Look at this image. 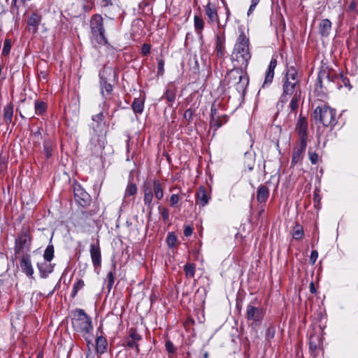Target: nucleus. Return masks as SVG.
Masks as SVG:
<instances>
[{"label": "nucleus", "mask_w": 358, "mask_h": 358, "mask_svg": "<svg viewBox=\"0 0 358 358\" xmlns=\"http://www.w3.org/2000/svg\"><path fill=\"white\" fill-rule=\"evenodd\" d=\"M260 0H252L251 1V5L249 8V10L248 11V15H250V13L255 10L257 5L259 3Z\"/></svg>", "instance_id": "45"}, {"label": "nucleus", "mask_w": 358, "mask_h": 358, "mask_svg": "<svg viewBox=\"0 0 358 358\" xmlns=\"http://www.w3.org/2000/svg\"><path fill=\"white\" fill-rule=\"evenodd\" d=\"M13 115V107L11 104L6 105L3 109V120L6 124L12 122Z\"/></svg>", "instance_id": "25"}, {"label": "nucleus", "mask_w": 358, "mask_h": 358, "mask_svg": "<svg viewBox=\"0 0 358 358\" xmlns=\"http://www.w3.org/2000/svg\"><path fill=\"white\" fill-rule=\"evenodd\" d=\"M116 78V73L115 70L110 67L104 66L102 70L99 72V79L101 85V93L103 94V81H113Z\"/></svg>", "instance_id": "10"}, {"label": "nucleus", "mask_w": 358, "mask_h": 358, "mask_svg": "<svg viewBox=\"0 0 358 358\" xmlns=\"http://www.w3.org/2000/svg\"><path fill=\"white\" fill-rule=\"evenodd\" d=\"M185 274L189 278H193L194 276L195 268L192 264H187L184 266Z\"/></svg>", "instance_id": "33"}, {"label": "nucleus", "mask_w": 358, "mask_h": 358, "mask_svg": "<svg viewBox=\"0 0 358 358\" xmlns=\"http://www.w3.org/2000/svg\"><path fill=\"white\" fill-rule=\"evenodd\" d=\"M159 210L161 213V215L164 220V222H167L169 220V210L166 208H162L161 206H159Z\"/></svg>", "instance_id": "41"}, {"label": "nucleus", "mask_w": 358, "mask_h": 358, "mask_svg": "<svg viewBox=\"0 0 358 358\" xmlns=\"http://www.w3.org/2000/svg\"><path fill=\"white\" fill-rule=\"evenodd\" d=\"M74 196L76 202L82 207H86L91 203V196L80 186L74 187Z\"/></svg>", "instance_id": "7"}, {"label": "nucleus", "mask_w": 358, "mask_h": 358, "mask_svg": "<svg viewBox=\"0 0 358 358\" xmlns=\"http://www.w3.org/2000/svg\"><path fill=\"white\" fill-rule=\"evenodd\" d=\"M227 17H229V10L228 9H227ZM227 19H228V18H227Z\"/></svg>", "instance_id": "57"}, {"label": "nucleus", "mask_w": 358, "mask_h": 358, "mask_svg": "<svg viewBox=\"0 0 358 358\" xmlns=\"http://www.w3.org/2000/svg\"><path fill=\"white\" fill-rule=\"evenodd\" d=\"M107 280H108V288L110 289L114 283V276L113 272H109L107 275Z\"/></svg>", "instance_id": "43"}, {"label": "nucleus", "mask_w": 358, "mask_h": 358, "mask_svg": "<svg viewBox=\"0 0 358 358\" xmlns=\"http://www.w3.org/2000/svg\"><path fill=\"white\" fill-rule=\"evenodd\" d=\"M194 24L196 31L197 34H200L204 26L203 20L199 16L195 15L194 18Z\"/></svg>", "instance_id": "31"}, {"label": "nucleus", "mask_w": 358, "mask_h": 358, "mask_svg": "<svg viewBox=\"0 0 358 358\" xmlns=\"http://www.w3.org/2000/svg\"><path fill=\"white\" fill-rule=\"evenodd\" d=\"M275 334V328L273 327H268L266 329V338L268 341L271 340V338H273L274 337Z\"/></svg>", "instance_id": "40"}, {"label": "nucleus", "mask_w": 358, "mask_h": 358, "mask_svg": "<svg viewBox=\"0 0 358 358\" xmlns=\"http://www.w3.org/2000/svg\"><path fill=\"white\" fill-rule=\"evenodd\" d=\"M178 201H179V198H178V194H174L171 196V198H170L171 206H173L178 202Z\"/></svg>", "instance_id": "49"}, {"label": "nucleus", "mask_w": 358, "mask_h": 358, "mask_svg": "<svg viewBox=\"0 0 358 358\" xmlns=\"http://www.w3.org/2000/svg\"><path fill=\"white\" fill-rule=\"evenodd\" d=\"M107 341L103 336H98L96 340V350L99 354H103L107 348Z\"/></svg>", "instance_id": "23"}, {"label": "nucleus", "mask_w": 358, "mask_h": 358, "mask_svg": "<svg viewBox=\"0 0 358 358\" xmlns=\"http://www.w3.org/2000/svg\"><path fill=\"white\" fill-rule=\"evenodd\" d=\"M331 29V22L328 19L321 21L319 26V32L322 36H329Z\"/></svg>", "instance_id": "21"}, {"label": "nucleus", "mask_w": 358, "mask_h": 358, "mask_svg": "<svg viewBox=\"0 0 358 358\" xmlns=\"http://www.w3.org/2000/svg\"><path fill=\"white\" fill-rule=\"evenodd\" d=\"M249 43V38L244 32H241L237 38L231 55V60L234 69L229 73V82L233 80L237 84L238 90L243 89L248 83V78L242 73L243 69L247 68L248 62L251 58Z\"/></svg>", "instance_id": "1"}, {"label": "nucleus", "mask_w": 358, "mask_h": 358, "mask_svg": "<svg viewBox=\"0 0 358 358\" xmlns=\"http://www.w3.org/2000/svg\"><path fill=\"white\" fill-rule=\"evenodd\" d=\"M109 82L110 81H107V80L103 82V94H102V95L103 96H105V92H106V94L108 95L113 91V86Z\"/></svg>", "instance_id": "37"}, {"label": "nucleus", "mask_w": 358, "mask_h": 358, "mask_svg": "<svg viewBox=\"0 0 358 358\" xmlns=\"http://www.w3.org/2000/svg\"><path fill=\"white\" fill-rule=\"evenodd\" d=\"M310 291L312 294H315L316 292V289L315 287L314 283L311 282L310 284Z\"/></svg>", "instance_id": "55"}, {"label": "nucleus", "mask_w": 358, "mask_h": 358, "mask_svg": "<svg viewBox=\"0 0 358 358\" xmlns=\"http://www.w3.org/2000/svg\"><path fill=\"white\" fill-rule=\"evenodd\" d=\"M264 317V311L262 308L248 305L246 308V318L249 321H252L253 324H259Z\"/></svg>", "instance_id": "6"}, {"label": "nucleus", "mask_w": 358, "mask_h": 358, "mask_svg": "<svg viewBox=\"0 0 358 358\" xmlns=\"http://www.w3.org/2000/svg\"><path fill=\"white\" fill-rule=\"evenodd\" d=\"M152 189L153 196H155V197L157 199L160 200L163 198V196H164L163 189H162V185L159 181L155 180L154 182L153 187H152Z\"/></svg>", "instance_id": "27"}, {"label": "nucleus", "mask_w": 358, "mask_h": 358, "mask_svg": "<svg viewBox=\"0 0 358 358\" xmlns=\"http://www.w3.org/2000/svg\"><path fill=\"white\" fill-rule=\"evenodd\" d=\"M217 117H220L217 114V110L214 107V105H213L211 108L210 120L215 119Z\"/></svg>", "instance_id": "51"}, {"label": "nucleus", "mask_w": 358, "mask_h": 358, "mask_svg": "<svg viewBox=\"0 0 358 358\" xmlns=\"http://www.w3.org/2000/svg\"><path fill=\"white\" fill-rule=\"evenodd\" d=\"M41 21V16L37 13H32L29 17L27 21L28 26L31 27L33 29V32L36 33L38 30V27Z\"/></svg>", "instance_id": "20"}, {"label": "nucleus", "mask_w": 358, "mask_h": 358, "mask_svg": "<svg viewBox=\"0 0 358 358\" xmlns=\"http://www.w3.org/2000/svg\"><path fill=\"white\" fill-rule=\"evenodd\" d=\"M166 348L169 352L173 353L174 352L175 348L173 343L171 341H166Z\"/></svg>", "instance_id": "50"}, {"label": "nucleus", "mask_w": 358, "mask_h": 358, "mask_svg": "<svg viewBox=\"0 0 358 358\" xmlns=\"http://www.w3.org/2000/svg\"><path fill=\"white\" fill-rule=\"evenodd\" d=\"M141 339V336L139 335L135 329H131L129 335L124 341V345L129 348L134 349L136 352H138L139 349L138 342Z\"/></svg>", "instance_id": "8"}, {"label": "nucleus", "mask_w": 358, "mask_h": 358, "mask_svg": "<svg viewBox=\"0 0 358 358\" xmlns=\"http://www.w3.org/2000/svg\"><path fill=\"white\" fill-rule=\"evenodd\" d=\"M268 189L266 186L262 185L258 188L257 199L260 203H264L268 196Z\"/></svg>", "instance_id": "22"}, {"label": "nucleus", "mask_w": 358, "mask_h": 358, "mask_svg": "<svg viewBox=\"0 0 358 358\" xmlns=\"http://www.w3.org/2000/svg\"><path fill=\"white\" fill-rule=\"evenodd\" d=\"M92 120L97 122L98 123L101 122L103 120V114L102 112L92 117Z\"/></svg>", "instance_id": "46"}, {"label": "nucleus", "mask_w": 358, "mask_h": 358, "mask_svg": "<svg viewBox=\"0 0 358 358\" xmlns=\"http://www.w3.org/2000/svg\"><path fill=\"white\" fill-rule=\"evenodd\" d=\"M226 122L227 117L225 115H223L222 117L220 116L216 117L215 119L210 120V128L216 131L218 128L222 127Z\"/></svg>", "instance_id": "26"}, {"label": "nucleus", "mask_w": 358, "mask_h": 358, "mask_svg": "<svg viewBox=\"0 0 358 358\" xmlns=\"http://www.w3.org/2000/svg\"><path fill=\"white\" fill-rule=\"evenodd\" d=\"M308 122L305 117L299 116L296 125V130L298 133L300 141H306L307 139Z\"/></svg>", "instance_id": "11"}, {"label": "nucleus", "mask_w": 358, "mask_h": 358, "mask_svg": "<svg viewBox=\"0 0 358 358\" xmlns=\"http://www.w3.org/2000/svg\"><path fill=\"white\" fill-rule=\"evenodd\" d=\"M309 159L313 164H315L317 162L318 155L317 153L309 151L308 153Z\"/></svg>", "instance_id": "44"}, {"label": "nucleus", "mask_w": 358, "mask_h": 358, "mask_svg": "<svg viewBox=\"0 0 358 358\" xmlns=\"http://www.w3.org/2000/svg\"><path fill=\"white\" fill-rule=\"evenodd\" d=\"M206 14L208 17L209 22H217L218 25H220V22L218 20V16L217 11L215 8H213L210 3H208L205 8Z\"/></svg>", "instance_id": "19"}, {"label": "nucleus", "mask_w": 358, "mask_h": 358, "mask_svg": "<svg viewBox=\"0 0 358 358\" xmlns=\"http://www.w3.org/2000/svg\"><path fill=\"white\" fill-rule=\"evenodd\" d=\"M72 325L75 331L82 334L90 333L92 329V320L83 309L74 311Z\"/></svg>", "instance_id": "3"}, {"label": "nucleus", "mask_w": 358, "mask_h": 358, "mask_svg": "<svg viewBox=\"0 0 358 358\" xmlns=\"http://www.w3.org/2000/svg\"><path fill=\"white\" fill-rule=\"evenodd\" d=\"M52 236L50 238V243L44 251L43 258L46 262H51L54 257V246L51 243Z\"/></svg>", "instance_id": "28"}, {"label": "nucleus", "mask_w": 358, "mask_h": 358, "mask_svg": "<svg viewBox=\"0 0 358 358\" xmlns=\"http://www.w3.org/2000/svg\"><path fill=\"white\" fill-rule=\"evenodd\" d=\"M55 292V289H52L48 294L47 296L52 295Z\"/></svg>", "instance_id": "56"}, {"label": "nucleus", "mask_w": 358, "mask_h": 358, "mask_svg": "<svg viewBox=\"0 0 358 358\" xmlns=\"http://www.w3.org/2000/svg\"><path fill=\"white\" fill-rule=\"evenodd\" d=\"M31 238L27 232H22L18 238L15 240V252L20 255L23 250L29 247Z\"/></svg>", "instance_id": "9"}, {"label": "nucleus", "mask_w": 358, "mask_h": 358, "mask_svg": "<svg viewBox=\"0 0 358 358\" xmlns=\"http://www.w3.org/2000/svg\"><path fill=\"white\" fill-rule=\"evenodd\" d=\"M301 92H296L291 95L292 96V97L289 106L291 112H293L294 113H296V110L299 107V101L301 99Z\"/></svg>", "instance_id": "24"}, {"label": "nucleus", "mask_w": 358, "mask_h": 358, "mask_svg": "<svg viewBox=\"0 0 358 358\" xmlns=\"http://www.w3.org/2000/svg\"><path fill=\"white\" fill-rule=\"evenodd\" d=\"M55 264H52L50 262H46L45 259L41 262L37 263V267L39 270L41 278H46L53 271Z\"/></svg>", "instance_id": "14"}, {"label": "nucleus", "mask_w": 358, "mask_h": 358, "mask_svg": "<svg viewBox=\"0 0 358 358\" xmlns=\"http://www.w3.org/2000/svg\"><path fill=\"white\" fill-rule=\"evenodd\" d=\"M150 50V45L147 43H144L143 45L142 49H141L143 55H147L148 54H149Z\"/></svg>", "instance_id": "48"}, {"label": "nucleus", "mask_w": 358, "mask_h": 358, "mask_svg": "<svg viewBox=\"0 0 358 358\" xmlns=\"http://www.w3.org/2000/svg\"><path fill=\"white\" fill-rule=\"evenodd\" d=\"M196 196V203L199 205L204 206L208 203V196L207 194V192L203 187H199Z\"/></svg>", "instance_id": "18"}, {"label": "nucleus", "mask_w": 358, "mask_h": 358, "mask_svg": "<svg viewBox=\"0 0 358 358\" xmlns=\"http://www.w3.org/2000/svg\"><path fill=\"white\" fill-rule=\"evenodd\" d=\"M91 32L94 39L99 44L107 43L104 36L103 18L100 15H94L90 22Z\"/></svg>", "instance_id": "5"}, {"label": "nucleus", "mask_w": 358, "mask_h": 358, "mask_svg": "<svg viewBox=\"0 0 358 358\" xmlns=\"http://www.w3.org/2000/svg\"><path fill=\"white\" fill-rule=\"evenodd\" d=\"M177 241V237L172 233H169L166 238V243L169 247L175 245Z\"/></svg>", "instance_id": "39"}, {"label": "nucleus", "mask_w": 358, "mask_h": 358, "mask_svg": "<svg viewBox=\"0 0 358 358\" xmlns=\"http://www.w3.org/2000/svg\"><path fill=\"white\" fill-rule=\"evenodd\" d=\"M137 187L135 184L129 183L125 191V196H132L136 194Z\"/></svg>", "instance_id": "36"}, {"label": "nucleus", "mask_w": 358, "mask_h": 358, "mask_svg": "<svg viewBox=\"0 0 358 358\" xmlns=\"http://www.w3.org/2000/svg\"><path fill=\"white\" fill-rule=\"evenodd\" d=\"M309 345H310V349L312 351L316 350L317 348V344L313 341V337L310 338Z\"/></svg>", "instance_id": "53"}, {"label": "nucleus", "mask_w": 358, "mask_h": 358, "mask_svg": "<svg viewBox=\"0 0 358 358\" xmlns=\"http://www.w3.org/2000/svg\"><path fill=\"white\" fill-rule=\"evenodd\" d=\"M11 49V41L8 38H6L3 43V47L2 50V55L6 56L10 53Z\"/></svg>", "instance_id": "35"}, {"label": "nucleus", "mask_w": 358, "mask_h": 358, "mask_svg": "<svg viewBox=\"0 0 358 358\" xmlns=\"http://www.w3.org/2000/svg\"><path fill=\"white\" fill-rule=\"evenodd\" d=\"M225 41V38L224 36H217L216 38V51L217 55L219 57H222L223 55V48H224V43Z\"/></svg>", "instance_id": "29"}, {"label": "nucleus", "mask_w": 358, "mask_h": 358, "mask_svg": "<svg viewBox=\"0 0 358 358\" xmlns=\"http://www.w3.org/2000/svg\"><path fill=\"white\" fill-rule=\"evenodd\" d=\"M313 113L315 121L320 122L324 127H332L336 124L335 110L330 107L326 105L317 106Z\"/></svg>", "instance_id": "4"}, {"label": "nucleus", "mask_w": 358, "mask_h": 358, "mask_svg": "<svg viewBox=\"0 0 358 358\" xmlns=\"http://www.w3.org/2000/svg\"><path fill=\"white\" fill-rule=\"evenodd\" d=\"M293 238L296 240H299L302 238L303 236V231L301 229L299 228V227H297L294 230V232H293Z\"/></svg>", "instance_id": "42"}, {"label": "nucleus", "mask_w": 358, "mask_h": 358, "mask_svg": "<svg viewBox=\"0 0 358 358\" xmlns=\"http://www.w3.org/2000/svg\"><path fill=\"white\" fill-rule=\"evenodd\" d=\"M143 201L145 206L148 207V210H149V213H151L152 209L153 208V204L152 203L153 199V193L152 189L149 185H145L143 187Z\"/></svg>", "instance_id": "13"}, {"label": "nucleus", "mask_w": 358, "mask_h": 358, "mask_svg": "<svg viewBox=\"0 0 358 358\" xmlns=\"http://www.w3.org/2000/svg\"><path fill=\"white\" fill-rule=\"evenodd\" d=\"M90 255L94 267H98L101 265V250L99 244L90 245Z\"/></svg>", "instance_id": "15"}, {"label": "nucleus", "mask_w": 358, "mask_h": 358, "mask_svg": "<svg viewBox=\"0 0 358 358\" xmlns=\"http://www.w3.org/2000/svg\"><path fill=\"white\" fill-rule=\"evenodd\" d=\"M85 286L84 281L83 280H78L73 287V290L71 293V296L74 297L78 292L81 289Z\"/></svg>", "instance_id": "34"}, {"label": "nucleus", "mask_w": 358, "mask_h": 358, "mask_svg": "<svg viewBox=\"0 0 358 358\" xmlns=\"http://www.w3.org/2000/svg\"><path fill=\"white\" fill-rule=\"evenodd\" d=\"M132 108L135 113H141L144 108L143 101L135 99L132 103Z\"/></svg>", "instance_id": "30"}, {"label": "nucleus", "mask_w": 358, "mask_h": 358, "mask_svg": "<svg viewBox=\"0 0 358 358\" xmlns=\"http://www.w3.org/2000/svg\"><path fill=\"white\" fill-rule=\"evenodd\" d=\"M192 232H193V229L191 227H189V226L185 227V228L184 229L185 236H189L190 235H192Z\"/></svg>", "instance_id": "54"}, {"label": "nucleus", "mask_w": 358, "mask_h": 358, "mask_svg": "<svg viewBox=\"0 0 358 358\" xmlns=\"http://www.w3.org/2000/svg\"><path fill=\"white\" fill-rule=\"evenodd\" d=\"M318 257V252L317 250H313L310 254V260L312 264H315Z\"/></svg>", "instance_id": "47"}, {"label": "nucleus", "mask_w": 358, "mask_h": 358, "mask_svg": "<svg viewBox=\"0 0 358 358\" xmlns=\"http://www.w3.org/2000/svg\"><path fill=\"white\" fill-rule=\"evenodd\" d=\"M163 97H165L168 101L173 102L175 100L176 94H175V92H173V90H172L171 89H168L166 91L165 94Z\"/></svg>", "instance_id": "38"}, {"label": "nucleus", "mask_w": 358, "mask_h": 358, "mask_svg": "<svg viewBox=\"0 0 358 358\" xmlns=\"http://www.w3.org/2000/svg\"><path fill=\"white\" fill-rule=\"evenodd\" d=\"M296 92H301L299 87L298 73L294 66H290L287 68L283 78L282 94L278 106L281 103L282 106L288 101L289 96Z\"/></svg>", "instance_id": "2"}, {"label": "nucleus", "mask_w": 358, "mask_h": 358, "mask_svg": "<svg viewBox=\"0 0 358 358\" xmlns=\"http://www.w3.org/2000/svg\"><path fill=\"white\" fill-rule=\"evenodd\" d=\"M164 62L162 59L159 60L158 62V73L162 74L164 72Z\"/></svg>", "instance_id": "52"}, {"label": "nucleus", "mask_w": 358, "mask_h": 358, "mask_svg": "<svg viewBox=\"0 0 358 358\" xmlns=\"http://www.w3.org/2000/svg\"><path fill=\"white\" fill-rule=\"evenodd\" d=\"M277 65V61L275 59H272L270 62L269 66L266 73L265 80L263 83V87L266 85H269L272 83L274 76V70Z\"/></svg>", "instance_id": "16"}, {"label": "nucleus", "mask_w": 358, "mask_h": 358, "mask_svg": "<svg viewBox=\"0 0 358 358\" xmlns=\"http://www.w3.org/2000/svg\"><path fill=\"white\" fill-rule=\"evenodd\" d=\"M47 108L46 103L43 101H38L35 102V111L38 115L43 114Z\"/></svg>", "instance_id": "32"}, {"label": "nucleus", "mask_w": 358, "mask_h": 358, "mask_svg": "<svg viewBox=\"0 0 358 358\" xmlns=\"http://www.w3.org/2000/svg\"><path fill=\"white\" fill-rule=\"evenodd\" d=\"M20 264L22 272H24L28 276H32L34 273V269L31 265L29 255H22L20 258Z\"/></svg>", "instance_id": "12"}, {"label": "nucleus", "mask_w": 358, "mask_h": 358, "mask_svg": "<svg viewBox=\"0 0 358 358\" xmlns=\"http://www.w3.org/2000/svg\"><path fill=\"white\" fill-rule=\"evenodd\" d=\"M306 148V141H300V147L295 148L294 150L292 159V164H296L299 162L301 159V155L305 151Z\"/></svg>", "instance_id": "17"}]
</instances>
